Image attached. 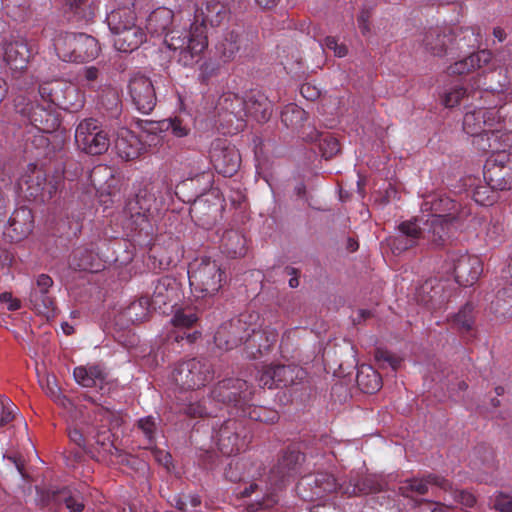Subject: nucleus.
<instances>
[{"instance_id": "obj_1", "label": "nucleus", "mask_w": 512, "mask_h": 512, "mask_svg": "<svg viewBox=\"0 0 512 512\" xmlns=\"http://www.w3.org/2000/svg\"><path fill=\"white\" fill-rule=\"evenodd\" d=\"M225 17L226 11L220 3H207L205 11L196 13L188 30L174 31L167 43L170 50L178 52V62L183 66L197 63L208 45L206 26H218Z\"/></svg>"}, {"instance_id": "obj_2", "label": "nucleus", "mask_w": 512, "mask_h": 512, "mask_svg": "<svg viewBox=\"0 0 512 512\" xmlns=\"http://www.w3.org/2000/svg\"><path fill=\"white\" fill-rule=\"evenodd\" d=\"M304 460V455L299 451H287L278 460V463L270 470L268 481L269 485L265 487L258 483H251L245 487L240 495L242 497H249L253 493L260 491L263 493L261 498H256L254 503L249 505V509L256 511L258 509H269L278 502L276 491L284 484L290 477L298 473L299 466Z\"/></svg>"}, {"instance_id": "obj_3", "label": "nucleus", "mask_w": 512, "mask_h": 512, "mask_svg": "<svg viewBox=\"0 0 512 512\" xmlns=\"http://www.w3.org/2000/svg\"><path fill=\"white\" fill-rule=\"evenodd\" d=\"M431 208L434 213L423 222L426 232L425 241L438 247L444 244L448 237L450 226L464 219L468 212L449 197L435 199L431 204Z\"/></svg>"}, {"instance_id": "obj_4", "label": "nucleus", "mask_w": 512, "mask_h": 512, "mask_svg": "<svg viewBox=\"0 0 512 512\" xmlns=\"http://www.w3.org/2000/svg\"><path fill=\"white\" fill-rule=\"evenodd\" d=\"M189 284L198 298L216 295L226 281L220 263L210 257L196 259L188 270Z\"/></svg>"}, {"instance_id": "obj_5", "label": "nucleus", "mask_w": 512, "mask_h": 512, "mask_svg": "<svg viewBox=\"0 0 512 512\" xmlns=\"http://www.w3.org/2000/svg\"><path fill=\"white\" fill-rule=\"evenodd\" d=\"M53 45L58 57L67 62L91 61L100 51L98 41L85 33H60Z\"/></svg>"}, {"instance_id": "obj_6", "label": "nucleus", "mask_w": 512, "mask_h": 512, "mask_svg": "<svg viewBox=\"0 0 512 512\" xmlns=\"http://www.w3.org/2000/svg\"><path fill=\"white\" fill-rule=\"evenodd\" d=\"M212 364L206 359H189L177 364L172 372V380L182 390H196L213 379Z\"/></svg>"}, {"instance_id": "obj_7", "label": "nucleus", "mask_w": 512, "mask_h": 512, "mask_svg": "<svg viewBox=\"0 0 512 512\" xmlns=\"http://www.w3.org/2000/svg\"><path fill=\"white\" fill-rule=\"evenodd\" d=\"M75 143L80 151L96 156L104 154L110 146V138L102 124L94 118L79 122L75 130Z\"/></svg>"}, {"instance_id": "obj_8", "label": "nucleus", "mask_w": 512, "mask_h": 512, "mask_svg": "<svg viewBox=\"0 0 512 512\" xmlns=\"http://www.w3.org/2000/svg\"><path fill=\"white\" fill-rule=\"evenodd\" d=\"M18 187L27 199L46 202L57 192L59 181L56 178L47 180L46 173L42 169L29 164L18 181Z\"/></svg>"}, {"instance_id": "obj_9", "label": "nucleus", "mask_w": 512, "mask_h": 512, "mask_svg": "<svg viewBox=\"0 0 512 512\" xmlns=\"http://www.w3.org/2000/svg\"><path fill=\"white\" fill-rule=\"evenodd\" d=\"M252 314H241L239 317L232 318L222 323L214 335L215 344L223 350H231L244 341H249L251 332L255 331V325L251 320Z\"/></svg>"}, {"instance_id": "obj_10", "label": "nucleus", "mask_w": 512, "mask_h": 512, "mask_svg": "<svg viewBox=\"0 0 512 512\" xmlns=\"http://www.w3.org/2000/svg\"><path fill=\"white\" fill-rule=\"evenodd\" d=\"M446 271L462 286H472L483 271L479 257L467 253H450L445 261Z\"/></svg>"}, {"instance_id": "obj_11", "label": "nucleus", "mask_w": 512, "mask_h": 512, "mask_svg": "<svg viewBox=\"0 0 512 512\" xmlns=\"http://www.w3.org/2000/svg\"><path fill=\"white\" fill-rule=\"evenodd\" d=\"M219 122L231 131H240L245 127L247 117L245 98L234 93L223 94L217 103Z\"/></svg>"}, {"instance_id": "obj_12", "label": "nucleus", "mask_w": 512, "mask_h": 512, "mask_svg": "<svg viewBox=\"0 0 512 512\" xmlns=\"http://www.w3.org/2000/svg\"><path fill=\"white\" fill-rule=\"evenodd\" d=\"M484 180L497 190L512 188V157L505 152L490 157L484 166Z\"/></svg>"}, {"instance_id": "obj_13", "label": "nucleus", "mask_w": 512, "mask_h": 512, "mask_svg": "<svg viewBox=\"0 0 512 512\" xmlns=\"http://www.w3.org/2000/svg\"><path fill=\"white\" fill-rule=\"evenodd\" d=\"M128 93L135 108L142 114H149L156 105V92L150 78L134 74L128 83Z\"/></svg>"}, {"instance_id": "obj_14", "label": "nucleus", "mask_w": 512, "mask_h": 512, "mask_svg": "<svg viewBox=\"0 0 512 512\" xmlns=\"http://www.w3.org/2000/svg\"><path fill=\"white\" fill-rule=\"evenodd\" d=\"M112 416L113 413L109 409L98 407L94 412V420L96 423L100 422L101 425L88 426V435L90 442L93 440L104 453L111 456H121V451L113 444L112 434L108 427Z\"/></svg>"}, {"instance_id": "obj_15", "label": "nucleus", "mask_w": 512, "mask_h": 512, "mask_svg": "<svg viewBox=\"0 0 512 512\" xmlns=\"http://www.w3.org/2000/svg\"><path fill=\"white\" fill-rule=\"evenodd\" d=\"M53 284L54 281L49 275L40 274L36 277L29 294L33 309L46 317L53 316L56 310L55 299L51 295Z\"/></svg>"}, {"instance_id": "obj_16", "label": "nucleus", "mask_w": 512, "mask_h": 512, "mask_svg": "<svg viewBox=\"0 0 512 512\" xmlns=\"http://www.w3.org/2000/svg\"><path fill=\"white\" fill-rule=\"evenodd\" d=\"M426 232L418 219L403 221L398 226V233L387 239V244L393 253H401L425 241Z\"/></svg>"}, {"instance_id": "obj_17", "label": "nucleus", "mask_w": 512, "mask_h": 512, "mask_svg": "<svg viewBox=\"0 0 512 512\" xmlns=\"http://www.w3.org/2000/svg\"><path fill=\"white\" fill-rule=\"evenodd\" d=\"M210 158L216 171L225 177L233 176L241 163L238 150L220 139L213 142Z\"/></svg>"}, {"instance_id": "obj_18", "label": "nucleus", "mask_w": 512, "mask_h": 512, "mask_svg": "<svg viewBox=\"0 0 512 512\" xmlns=\"http://www.w3.org/2000/svg\"><path fill=\"white\" fill-rule=\"evenodd\" d=\"M252 391L242 379H226L217 384L211 392L213 400L222 403H234L236 406L251 400Z\"/></svg>"}, {"instance_id": "obj_19", "label": "nucleus", "mask_w": 512, "mask_h": 512, "mask_svg": "<svg viewBox=\"0 0 512 512\" xmlns=\"http://www.w3.org/2000/svg\"><path fill=\"white\" fill-rule=\"evenodd\" d=\"M337 489L340 490V484L329 473L305 476L297 484V493L304 500H313Z\"/></svg>"}, {"instance_id": "obj_20", "label": "nucleus", "mask_w": 512, "mask_h": 512, "mask_svg": "<svg viewBox=\"0 0 512 512\" xmlns=\"http://www.w3.org/2000/svg\"><path fill=\"white\" fill-rule=\"evenodd\" d=\"M498 112L495 109L478 108L465 113L463 130L473 137L488 135L497 122ZM494 135V133H492Z\"/></svg>"}, {"instance_id": "obj_21", "label": "nucleus", "mask_w": 512, "mask_h": 512, "mask_svg": "<svg viewBox=\"0 0 512 512\" xmlns=\"http://www.w3.org/2000/svg\"><path fill=\"white\" fill-rule=\"evenodd\" d=\"M180 296V287L176 279L172 277H162L154 283L151 298L153 310L166 313V307H173Z\"/></svg>"}, {"instance_id": "obj_22", "label": "nucleus", "mask_w": 512, "mask_h": 512, "mask_svg": "<svg viewBox=\"0 0 512 512\" xmlns=\"http://www.w3.org/2000/svg\"><path fill=\"white\" fill-rule=\"evenodd\" d=\"M36 53L32 45L24 39L6 41L2 45L3 60L15 71L24 70Z\"/></svg>"}, {"instance_id": "obj_23", "label": "nucleus", "mask_w": 512, "mask_h": 512, "mask_svg": "<svg viewBox=\"0 0 512 512\" xmlns=\"http://www.w3.org/2000/svg\"><path fill=\"white\" fill-rule=\"evenodd\" d=\"M19 112L43 133H52L60 126L59 118L50 105L45 107L40 104L28 103Z\"/></svg>"}, {"instance_id": "obj_24", "label": "nucleus", "mask_w": 512, "mask_h": 512, "mask_svg": "<svg viewBox=\"0 0 512 512\" xmlns=\"http://www.w3.org/2000/svg\"><path fill=\"white\" fill-rule=\"evenodd\" d=\"M113 149L122 160L132 161L142 154L145 147L142 140L134 132L122 127L116 131Z\"/></svg>"}, {"instance_id": "obj_25", "label": "nucleus", "mask_w": 512, "mask_h": 512, "mask_svg": "<svg viewBox=\"0 0 512 512\" xmlns=\"http://www.w3.org/2000/svg\"><path fill=\"white\" fill-rule=\"evenodd\" d=\"M34 226L32 211L26 207L16 209L4 230V235L12 242H18L30 235Z\"/></svg>"}, {"instance_id": "obj_26", "label": "nucleus", "mask_w": 512, "mask_h": 512, "mask_svg": "<svg viewBox=\"0 0 512 512\" xmlns=\"http://www.w3.org/2000/svg\"><path fill=\"white\" fill-rule=\"evenodd\" d=\"M454 42L460 49V43L456 41L454 33L449 28L430 29L423 38L425 49L435 56H443L448 50H452Z\"/></svg>"}, {"instance_id": "obj_27", "label": "nucleus", "mask_w": 512, "mask_h": 512, "mask_svg": "<svg viewBox=\"0 0 512 512\" xmlns=\"http://www.w3.org/2000/svg\"><path fill=\"white\" fill-rule=\"evenodd\" d=\"M174 23V12L166 7H159L153 10L146 21V30L151 36H164V43L168 47L167 38H169L174 31L179 29H171ZM183 29L182 31H184Z\"/></svg>"}, {"instance_id": "obj_28", "label": "nucleus", "mask_w": 512, "mask_h": 512, "mask_svg": "<svg viewBox=\"0 0 512 512\" xmlns=\"http://www.w3.org/2000/svg\"><path fill=\"white\" fill-rule=\"evenodd\" d=\"M238 424L234 420L223 423L217 434V444L222 454L230 456L240 452L244 448V441L240 438Z\"/></svg>"}, {"instance_id": "obj_29", "label": "nucleus", "mask_w": 512, "mask_h": 512, "mask_svg": "<svg viewBox=\"0 0 512 512\" xmlns=\"http://www.w3.org/2000/svg\"><path fill=\"white\" fill-rule=\"evenodd\" d=\"M73 377L77 384L85 388L100 386L106 382L107 373L100 364H87L77 366L73 370Z\"/></svg>"}, {"instance_id": "obj_30", "label": "nucleus", "mask_w": 512, "mask_h": 512, "mask_svg": "<svg viewBox=\"0 0 512 512\" xmlns=\"http://www.w3.org/2000/svg\"><path fill=\"white\" fill-rule=\"evenodd\" d=\"M429 485H436L439 488L446 490L449 486V482L436 475H429L427 478H412L403 482L399 487V491L405 497L424 495L428 492Z\"/></svg>"}, {"instance_id": "obj_31", "label": "nucleus", "mask_w": 512, "mask_h": 512, "mask_svg": "<svg viewBox=\"0 0 512 512\" xmlns=\"http://www.w3.org/2000/svg\"><path fill=\"white\" fill-rule=\"evenodd\" d=\"M146 41V33L135 25L113 35L114 47L120 52H132Z\"/></svg>"}, {"instance_id": "obj_32", "label": "nucleus", "mask_w": 512, "mask_h": 512, "mask_svg": "<svg viewBox=\"0 0 512 512\" xmlns=\"http://www.w3.org/2000/svg\"><path fill=\"white\" fill-rule=\"evenodd\" d=\"M247 117L254 118L257 122L267 121L272 113V103L261 92H251L246 95Z\"/></svg>"}, {"instance_id": "obj_33", "label": "nucleus", "mask_w": 512, "mask_h": 512, "mask_svg": "<svg viewBox=\"0 0 512 512\" xmlns=\"http://www.w3.org/2000/svg\"><path fill=\"white\" fill-rule=\"evenodd\" d=\"M492 59V54L488 50H481L469 55L467 58L459 60L448 67L449 75H463L487 65Z\"/></svg>"}, {"instance_id": "obj_34", "label": "nucleus", "mask_w": 512, "mask_h": 512, "mask_svg": "<svg viewBox=\"0 0 512 512\" xmlns=\"http://www.w3.org/2000/svg\"><path fill=\"white\" fill-rule=\"evenodd\" d=\"M136 14L130 7H122L111 11L107 16V23L112 34L136 25Z\"/></svg>"}, {"instance_id": "obj_35", "label": "nucleus", "mask_w": 512, "mask_h": 512, "mask_svg": "<svg viewBox=\"0 0 512 512\" xmlns=\"http://www.w3.org/2000/svg\"><path fill=\"white\" fill-rule=\"evenodd\" d=\"M249 345L257 344L256 352L251 351L250 355L253 358H257L258 355H262L270 351L271 347L276 343L278 338V332L275 328L267 326L259 331L251 332Z\"/></svg>"}, {"instance_id": "obj_36", "label": "nucleus", "mask_w": 512, "mask_h": 512, "mask_svg": "<svg viewBox=\"0 0 512 512\" xmlns=\"http://www.w3.org/2000/svg\"><path fill=\"white\" fill-rule=\"evenodd\" d=\"M248 41L242 35L231 31L219 45V52L225 61L233 60L241 49L246 50Z\"/></svg>"}, {"instance_id": "obj_37", "label": "nucleus", "mask_w": 512, "mask_h": 512, "mask_svg": "<svg viewBox=\"0 0 512 512\" xmlns=\"http://www.w3.org/2000/svg\"><path fill=\"white\" fill-rule=\"evenodd\" d=\"M378 489V484L374 480L368 477L362 478L360 480L358 475H351L348 482L345 481L340 484V490L343 494L348 496L368 494L375 492Z\"/></svg>"}, {"instance_id": "obj_38", "label": "nucleus", "mask_w": 512, "mask_h": 512, "mask_svg": "<svg viewBox=\"0 0 512 512\" xmlns=\"http://www.w3.org/2000/svg\"><path fill=\"white\" fill-rule=\"evenodd\" d=\"M443 287L436 278L425 280L416 288L417 301L424 305L433 304L441 296Z\"/></svg>"}, {"instance_id": "obj_39", "label": "nucleus", "mask_w": 512, "mask_h": 512, "mask_svg": "<svg viewBox=\"0 0 512 512\" xmlns=\"http://www.w3.org/2000/svg\"><path fill=\"white\" fill-rule=\"evenodd\" d=\"M147 131L154 134L156 131L171 130L172 134L176 137H185L190 133V127L185 124L180 118L165 119L158 123H149Z\"/></svg>"}, {"instance_id": "obj_40", "label": "nucleus", "mask_w": 512, "mask_h": 512, "mask_svg": "<svg viewBox=\"0 0 512 512\" xmlns=\"http://www.w3.org/2000/svg\"><path fill=\"white\" fill-rule=\"evenodd\" d=\"M151 310L153 307L149 298L142 296L128 306L126 315L132 322L140 323L148 319Z\"/></svg>"}, {"instance_id": "obj_41", "label": "nucleus", "mask_w": 512, "mask_h": 512, "mask_svg": "<svg viewBox=\"0 0 512 512\" xmlns=\"http://www.w3.org/2000/svg\"><path fill=\"white\" fill-rule=\"evenodd\" d=\"M308 141H319V149L325 159H330L340 151V145L336 138L330 135H320L314 131L311 135L305 136Z\"/></svg>"}, {"instance_id": "obj_42", "label": "nucleus", "mask_w": 512, "mask_h": 512, "mask_svg": "<svg viewBox=\"0 0 512 512\" xmlns=\"http://www.w3.org/2000/svg\"><path fill=\"white\" fill-rule=\"evenodd\" d=\"M245 238L237 231L226 232L222 238L225 251L232 257L243 256L246 253Z\"/></svg>"}, {"instance_id": "obj_43", "label": "nucleus", "mask_w": 512, "mask_h": 512, "mask_svg": "<svg viewBox=\"0 0 512 512\" xmlns=\"http://www.w3.org/2000/svg\"><path fill=\"white\" fill-rule=\"evenodd\" d=\"M181 404V411H183L186 415L191 417H204L212 414V411L208 410L206 407L205 401H200L198 399V393L194 392L189 394V396L184 400Z\"/></svg>"}, {"instance_id": "obj_44", "label": "nucleus", "mask_w": 512, "mask_h": 512, "mask_svg": "<svg viewBox=\"0 0 512 512\" xmlns=\"http://www.w3.org/2000/svg\"><path fill=\"white\" fill-rule=\"evenodd\" d=\"M357 384L365 393H374L381 388V379L376 371L368 368L365 372L363 369L357 373Z\"/></svg>"}, {"instance_id": "obj_45", "label": "nucleus", "mask_w": 512, "mask_h": 512, "mask_svg": "<svg viewBox=\"0 0 512 512\" xmlns=\"http://www.w3.org/2000/svg\"><path fill=\"white\" fill-rule=\"evenodd\" d=\"M272 369L277 387L293 384L300 373V369L294 365H272Z\"/></svg>"}, {"instance_id": "obj_46", "label": "nucleus", "mask_w": 512, "mask_h": 512, "mask_svg": "<svg viewBox=\"0 0 512 512\" xmlns=\"http://www.w3.org/2000/svg\"><path fill=\"white\" fill-rule=\"evenodd\" d=\"M60 97L67 102L66 104H56L62 109L75 111L82 107L83 101L80 99L77 89L71 84L62 83Z\"/></svg>"}, {"instance_id": "obj_47", "label": "nucleus", "mask_w": 512, "mask_h": 512, "mask_svg": "<svg viewBox=\"0 0 512 512\" xmlns=\"http://www.w3.org/2000/svg\"><path fill=\"white\" fill-rule=\"evenodd\" d=\"M61 88L62 83L58 81L45 83L39 87V94L50 106L52 104H66L67 102L60 97Z\"/></svg>"}, {"instance_id": "obj_48", "label": "nucleus", "mask_w": 512, "mask_h": 512, "mask_svg": "<svg viewBox=\"0 0 512 512\" xmlns=\"http://www.w3.org/2000/svg\"><path fill=\"white\" fill-rule=\"evenodd\" d=\"M95 255L86 248H77L73 251L71 267L75 270H93Z\"/></svg>"}, {"instance_id": "obj_49", "label": "nucleus", "mask_w": 512, "mask_h": 512, "mask_svg": "<svg viewBox=\"0 0 512 512\" xmlns=\"http://www.w3.org/2000/svg\"><path fill=\"white\" fill-rule=\"evenodd\" d=\"M474 307L472 304H465L453 317L454 325L462 331H470L474 325Z\"/></svg>"}, {"instance_id": "obj_50", "label": "nucleus", "mask_w": 512, "mask_h": 512, "mask_svg": "<svg viewBox=\"0 0 512 512\" xmlns=\"http://www.w3.org/2000/svg\"><path fill=\"white\" fill-rule=\"evenodd\" d=\"M306 119V112L297 105H288L282 111L281 120L287 127L300 125Z\"/></svg>"}, {"instance_id": "obj_51", "label": "nucleus", "mask_w": 512, "mask_h": 512, "mask_svg": "<svg viewBox=\"0 0 512 512\" xmlns=\"http://www.w3.org/2000/svg\"><path fill=\"white\" fill-rule=\"evenodd\" d=\"M496 188H492L487 182L485 185H478L474 191L472 198L473 200L482 206L492 205L496 200Z\"/></svg>"}, {"instance_id": "obj_52", "label": "nucleus", "mask_w": 512, "mask_h": 512, "mask_svg": "<svg viewBox=\"0 0 512 512\" xmlns=\"http://www.w3.org/2000/svg\"><path fill=\"white\" fill-rule=\"evenodd\" d=\"M138 429L145 437L146 444L144 448H151L154 444L156 423L153 417L148 416L138 420Z\"/></svg>"}, {"instance_id": "obj_53", "label": "nucleus", "mask_w": 512, "mask_h": 512, "mask_svg": "<svg viewBox=\"0 0 512 512\" xmlns=\"http://www.w3.org/2000/svg\"><path fill=\"white\" fill-rule=\"evenodd\" d=\"M125 213L134 221L138 226L148 221L149 215L146 211H142V206L134 197L130 199L125 207Z\"/></svg>"}, {"instance_id": "obj_54", "label": "nucleus", "mask_w": 512, "mask_h": 512, "mask_svg": "<svg viewBox=\"0 0 512 512\" xmlns=\"http://www.w3.org/2000/svg\"><path fill=\"white\" fill-rule=\"evenodd\" d=\"M197 320V314L188 308L177 310L171 322L177 328H190Z\"/></svg>"}, {"instance_id": "obj_55", "label": "nucleus", "mask_w": 512, "mask_h": 512, "mask_svg": "<svg viewBox=\"0 0 512 512\" xmlns=\"http://www.w3.org/2000/svg\"><path fill=\"white\" fill-rule=\"evenodd\" d=\"M445 491H449L453 500L463 507H473L476 504V497L473 493L467 490L452 489L451 485Z\"/></svg>"}, {"instance_id": "obj_56", "label": "nucleus", "mask_w": 512, "mask_h": 512, "mask_svg": "<svg viewBox=\"0 0 512 512\" xmlns=\"http://www.w3.org/2000/svg\"><path fill=\"white\" fill-rule=\"evenodd\" d=\"M139 205L142 206V211H146L150 216L154 209H156V197L154 193L149 191L147 188L140 189L135 195Z\"/></svg>"}, {"instance_id": "obj_57", "label": "nucleus", "mask_w": 512, "mask_h": 512, "mask_svg": "<svg viewBox=\"0 0 512 512\" xmlns=\"http://www.w3.org/2000/svg\"><path fill=\"white\" fill-rule=\"evenodd\" d=\"M100 70L95 66H87L82 71V81L90 89H95L101 81Z\"/></svg>"}, {"instance_id": "obj_58", "label": "nucleus", "mask_w": 512, "mask_h": 512, "mask_svg": "<svg viewBox=\"0 0 512 512\" xmlns=\"http://www.w3.org/2000/svg\"><path fill=\"white\" fill-rule=\"evenodd\" d=\"M466 95V90L463 87L455 86L449 91L445 92L443 97V104L446 107L452 108L459 104L460 100Z\"/></svg>"}, {"instance_id": "obj_59", "label": "nucleus", "mask_w": 512, "mask_h": 512, "mask_svg": "<svg viewBox=\"0 0 512 512\" xmlns=\"http://www.w3.org/2000/svg\"><path fill=\"white\" fill-rule=\"evenodd\" d=\"M376 361L381 364H388L393 370H396L401 363V359L387 350L377 349L375 352Z\"/></svg>"}, {"instance_id": "obj_60", "label": "nucleus", "mask_w": 512, "mask_h": 512, "mask_svg": "<svg viewBox=\"0 0 512 512\" xmlns=\"http://www.w3.org/2000/svg\"><path fill=\"white\" fill-rule=\"evenodd\" d=\"M272 372V365L263 367V369L259 372L258 382L261 387H267L269 389L277 387L276 380L274 375H272Z\"/></svg>"}, {"instance_id": "obj_61", "label": "nucleus", "mask_w": 512, "mask_h": 512, "mask_svg": "<svg viewBox=\"0 0 512 512\" xmlns=\"http://www.w3.org/2000/svg\"><path fill=\"white\" fill-rule=\"evenodd\" d=\"M69 438L72 442H74L79 447H85L90 443V437L88 435V427L85 430H80L78 428L71 429L69 431Z\"/></svg>"}, {"instance_id": "obj_62", "label": "nucleus", "mask_w": 512, "mask_h": 512, "mask_svg": "<svg viewBox=\"0 0 512 512\" xmlns=\"http://www.w3.org/2000/svg\"><path fill=\"white\" fill-rule=\"evenodd\" d=\"M493 507L500 512H512V499L506 494L498 493L494 497Z\"/></svg>"}, {"instance_id": "obj_63", "label": "nucleus", "mask_w": 512, "mask_h": 512, "mask_svg": "<svg viewBox=\"0 0 512 512\" xmlns=\"http://www.w3.org/2000/svg\"><path fill=\"white\" fill-rule=\"evenodd\" d=\"M322 46L332 50L337 57H344L348 53L346 45L339 44L334 37H326Z\"/></svg>"}, {"instance_id": "obj_64", "label": "nucleus", "mask_w": 512, "mask_h": 512, "mask_svg": "<svg viewBox=\"0 0 512 512\" xmlns=\"http://www.w3.org/2000/svg\"><path fill=\"white\" fill-rule=\"evenodd\" d=\"M371 17V11L369 9L363 8L358 15V26L363 35H367L370 33V25L369 19Z\"/></svg>"}]
</instances>
